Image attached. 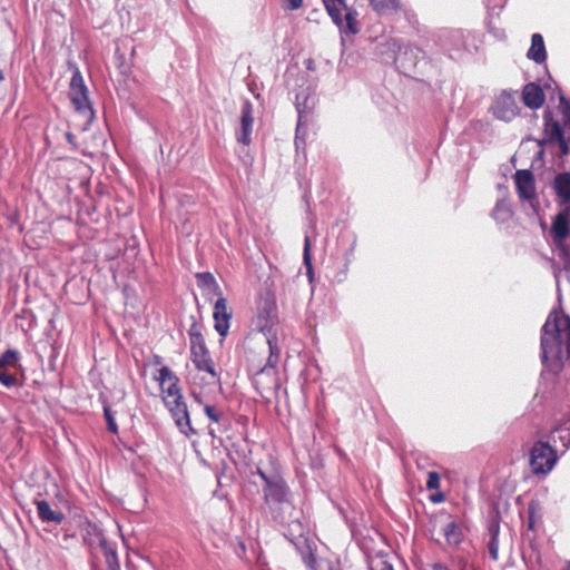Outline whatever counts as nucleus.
<instances>
[{
    "mask_svg": "<svg viewBox=\"0 0 570 570\" xmlns=\"http://www.w3.org/2000/svg\"><path fill=\"white\" fill-rule=\"evenodd\" d=\"M522 100L527 107L538 109L544 104L546 97L539 85L529 82L522 90Z\"/></svg>",
    "mask_w": 570,
    "mask_h": 570,
    "instance_id": "20",
    "label": "nucleus"
},
{
    "mask_svg": "<svg viewBox=\"0 0 570 570\" xmlns=\"http://www.w3.org/2000/svg\"><path fill=\"white\" fill-rule=\"evenodd\" d=\"M561 208L554 216L550 229L551 237L557 246H563L569 236L570 208Z\"/></svg>",
    "mask_w": 570,
    "mask_h": 570,
    "instance_id": "11",
    "label": "nucleus"
},
{
    "mask_svg": "<svg viewBox=\"0 0 570 570\" xmlns=\"http://www.w3.org/2000/svg\"><path fill=\"white\" fill-rule=\"evenodd\" d=\"M381 570H393V567L389 563H384Z\"/></svg>",
    "mask_w": 570,
    "mask_h": 570,
    "instance_id": "40",
    "label": "nucleus"
},
{
    "mask_svg": "<svg viewBox=\"0 0 570 570\" xmlns=\"http://www.w3.org/2000/svg\"><path fill=\"white\" fill-rule=\"evenodd\" d=\"M489 532L491 534V538H498L499 535V524L498 523H491L489 527Z\"/></svg>",
    "mask_w": 570,
    "mask_h": 570,
    "instance_id": "37",
    "label": "nucleus"
},
{
    "mask_svg": "<svg viewBox=\"0 0 570 570\" xmlns=\"http://www.w3.org/2000/svg\"><path fill=\"white\" fill-rule=\"evenodd\" d=\"M441 498H442V495H439V497H436V499H434V501H440Z\"/></svg>",
    "mask_w": 570,
    "mask_h": 570,
    "instance_id": "43",
    "label": "nucleus"
},
{
    "mask_svg": "<svg viewBox=\"0 0 570 570\" xmlns=\"http://www.w3.org/2000/svg\"><path fill=\"white\" fill-rule=\"evenodd\" d=\"M191 395L195 397V400L200 403V400L199 397L197 396V394L195 393V391H191Z\"/></svg>",
    "mask_w": 570,
    "mask_h": 570,
    "instance_id": "41",
    "label": "nucleus"
},
{
    "mask_svg": "<svg viewBox=\"0 0 570 570\" xmlns=\"http://www.w3.org/2000/svg\"><path fill=\"white\" fill-rule=\"evenodd\" d=\"M543 370L538 393L570 403V318L551 312L542 326Z\"/></svg>",
    "mask_w": 570,
    "mask_h": 570,
    "instance_id": "1",
    "label": "nucleus"
},
{
    "mask_svg": "<svg viewBox=\"0 0 570 570\" xmlns=\"http://www.w3.org/2000/svg\"><path fill=\"white\" fill-rule=\"evenodd\" d=\"M557 460L556 451L546 442H537L531 449L530 465L534 474L549 473Z\"/></svg>",
    "mask_w": 570,
    "mask_h": 570,
    "instance_id": "6",
    "label": "nucleus"
},
{
    "mask_svg": "<svg viewBox=\"0 0 570 570\" xmlns=\"http://www.w3.org/2000/svg\"><path fill=\"white\" fill-rule=\"evenodd\" d=\"M39 519L46 523L60 524L65 520V514L59 509H53L46 500L35 501Z\"/></svg>",
    "mask_w": 570,
    "mask_h": 570,
    "instance_id": "19",
    "label": "nucleus"
},
{
    "mask_svg": "<svg viewBox=\"0 0 570 570\" xmlns=\"http://www.w3.org/2000/svg\"><path fill=\"white\" fill-rule=\"evenodd\" d=\"M433 569H434V570H449V569H448L444 564H442V563H435V564L433 566Z\"/></svg>",
    "mask_w": 570,
    "mask_h": 570,
    "instance_id": "39",
    "label": "nucleus"
},
{
    "mask_svg": "<svg viewBox=\"0 0 570 570\" xmlns=\"http://www.w3.org/2000/svg\"><path fill=\"white\" fill-rule=\"evenodd\" d=\"M69 97L75 109L87 120L91 121L95 112L89 99L88 88L85 85L80 70L76 67L70 80Z\"/></svg>",
    "mask_w": 570,
    "mask_h": 570,
    "instance_id": "5",
    "label": "nucleus"
},
{
    "mask_svg": "<svg viewBox=\"0 0 570 570\" xmlns=\"http://www.w3.org/2000/svg\"><path fill=\"white\" fill-rule=\"evenodd\" d=\"M560 106L562 108L564 126L570 129V102L563 96L560 97Z\"/></svg>",
    "mask_w": 570,
    "mask_h": 570,
    "instance_id": "32",
    "label": "nucleus"
},
{
    "mask_svg": "<svg viewBox=\"0 0 570 570\" xmlns=\"http://www.w3.org/2000/svg\"><path fill=\"white\" fill-rule=\"evenodd\" d=\"M105 560L108 570H120L117 552L111 549H105Z\"/></svg>",
    "mask_w": 570,
    "mask_h": 570,
    "instance_id": "28",
    "label": "nucleus"
},
{
    "mask_svg": "<svg viewBox=\"0 0 570 570\" xmlns=\"http://www.w3.org/2000/svg\"><path fill=\"white\" fill-rule=\"evenodd\" d=\"M303 259H304V265L306 266V269H307V275H308L309 279H312L313 267H312V258H311V242H309L308 236H305V239H304Z\"/></svg>",
    "mask_w": 570,
    "mask_h": 570,
    "instance_id": "26",
    "label": "nucleus"
},
{
    "mask_svg": "<svg viewBox=\"0 0 570 570\" xmlns=\"http://www.w3.org/2000/svg\"><path fill=\"white\" fill-rule=\"evenodd\" d=\"M544 119V134L550 142H557L561 149V154L569 153L568 141L564 137V131L558 120L554 119L552 111L546 110Z\"/></svg>",
    "mask_w": 570,
    "mask_h": 570,
    "instance_id": "10",
    "label": "nucleus"
},
{
    "mask_svg": "<svg viewBox=\"0 0 570 570\" xmlns=\"http://www.w3.org/2000/svg\"><path fill=\"white\" fill-rule=\"evenodd\" d=\"M426 488L429 490H436L440 488V475L432 471V472H429L428 474V480H426Z\"/></svg>",
    "mask_w": 570,
    "mask_h": 570,
    "instance_id": "33",
    "label": "nucleus"
},
{
    "mask_svg": "<svg viewBox=\"0 0 570 570\" xmlns=\"http://www.w3.org/2000/svg\"><path fill=\"white\" fill-rule=\"evenodd\" d=\"M261 331L264 333L266 337V342L268 344L269 356L266 365L261 370V373H265L268 371L275 372L276 366L279 361V347L277 344V337L275 334H272V326L268 325V321L264 325L259 324Z\"/></svg>",
    "mask_w": 570,
    "mask_h": 570,
    "instance_id": "15",
    "label": "nucleus"
},
{
    "mask_svg": "<svg viewBox=\"0 0 570 570\" xmlns=\"http://www.w3.org/2000/svg\"><path fill=\"white\" fill-rule=\"evenodd\" d=\"M232 315V311L227 306V299L219 295L214 305L213 317L215 321V330L222 337L228 334Z\"/></svg>",
    "mask_w": 570,
    "mask_h": 570,
    "instance_id": "14",
    "label": "nucleus"
},
{
    "mask_svg": "<svg viewBox=\"0 0 570 570\" xmlns=\"http://www.w3.org/2000/svg\"><path fill=\"white\" fill-rule=\"evenodd\" d=\"M189 336L191 361L196 368L200 372L209 374L213 380H218L217 372L214 367L209 352L205 345L204 337L196 325H193L189 330Z\"/></svg>",
    "mask_w": 570,
    "mask_h": 570,
    "instance_id": "4",
    "label": "nucleus"
},
{
    "mask_svg": "<svg viewBox=\"0 0 570 570\" xmlns=\"http://www.w3.org/2000/svg\"><path fill=\"white\" fill-rule=\"evenodd\" d=\"M196 277L199 287L213 291L218 296L222 295L220 288L210 273H198Z\"/></svg>",
    "mask_w": 570,
    "mask_h": 570,
    "instance_id": "25",
    "label": "nucleus"
},
{
    "mask_svg": "<svg viewBox=\"0 0 570 570\" xmlns=\"http://www.w3.org/2000/svg\"><path fill=\"white\" fill-rule=\"evenodd\" d=\"M303 0H283V7L285 10L294 11L302 7Z\"/></svg>",
    "mask_w": 570,
    "mask_h": 570,
    "instance_id": "35",
    "label": "nucleus"
},
{
    "mask_svg": "<svg viewBox=\"0 0 570 570\" xmlns=\"http://www.w3.org/2000/svg\"><path fill=\"white\" fill-rule=\"evenodd\" d=\"M488 549H489L490 557L493 560H497L498 559V553H499V540H498V538H491L490 539V541L488 543Z\"/></svg>",
    "mask_w": 570,
    "mask_h": 570,
    "instance_id": "34",
    "label": "nucleus"
},
{
    "mask_svg": "<svg viewBox=\"0 0 570 570\" xmlns=\"http://www.w3.org/2000/svg\"><path fill=\"white\" fill-rule=\"evenodd\" d=\"M256 473L263 481L262 491L264 502L273 519L288 527V535L295 539L304 538L306 525L301 521L299 514L292 501V491L278 472L267 473L257 468Z\"/></svg>",
    "mask_w": 570,
    "mask_h": 570,
    "instance_id": "2",
    "label": "nucleus"
},
{
    "mask_svg": "<svg viewBox=\"0 0 570 570\" xmlns=\"http://www.w3.org/2000/svg\"><path fill=\"white\" fill-rule=\"evenodd\" d=\"M296 110L298 112V122L296 128V145H298L299 132L304 122L307 121L308 115L314 107V98L309 97L305 91H301L296 95Z\"/></svg>",
    "mask_w": 570,
    "mask_h": 570,
    "instance_id": "16",
    "label": "nucleus"
},
{
    "mask_svg": "<svg viewBox=\"0 0 570 570\" xmlns=\"http://www.w3.org/2000/svg\"><path fill=\"white\" fill-rule=\"evenodd\" d=\"M165 405L169 410L180 433L187 438L196 434V430L191 425L187 404L184 399L179 401H170L165 399Z\"/></svg>",
    "mask_w": 570,
    "mask_h": 570,
    "instance_id": "8",
    "label": "nucleus"
},
{
    "mask_svg": "<svg viewBox=\"0 0 570 570\" xmlns=\"http://www.w3.org/2000/svg\"><path fill=\"white\" fill-rule=\"evenodd\" d=\"M552 187L557 195L558 205L570 208V173L558 174L553 179Z\"/></svg>",
    "mask_w": 570,
    "mask_h": 570,
    "instance_id": "17",
    "label": "nucleus"
},
{
    "mask_svg": "<svg viewBox=\"0 0 570 570\" xmlns=\"http://www.w3.org/2000/svg\"><path fill=\"white\" fill-rule=\"evenodd\" d=\"M157 380L161 392L165 394L164 400L179 401L184 399L178 386L179 380L168 366H163L158 371Z\"/></svg>",
    "mask_w": 570,
    "mask_h": 570,
    "instance_id": "9",
    "label": "nucleus"
},
{
    "mask_svg": "<svg viewBox=\"0 0 570 570\" xmlns=\"http://www.w3.org/2000/svg\"><path fill=\"white\" fill-rule=\"evenodd\" d=\"M443 535L448 544L450 546H459L463 539V530L462 528L454 521L446 523L442 528Z\"/></svg>",
    "mask_w": 570,
    "mask_h": 570,
    "instance_id": "22",
    "label": "nucleus"
},
{
    "mask_svg": "<svg viewBox=\"0 0 570 570\" xmlns=\"http://www.w3.org/2000/svg\"><path fill=\"white\" fill-rule=\"evenodd\" d=\"M527 57L535 63H542L547 59V51L543 37L540 33H533L531 37V47Z\"/></svg>",
    "mask_w": 570,
    "mask_h": 570,
    "instance_id": "21",
    "label": "nucleus"
},
{
    "mask_svg": "<svg viewBox=\"0 0 570 570\" xmlns=\"http://www.w3.org/2000/svg\"><path fill=\"white\" fill-rule=\"evenodd\" d=\"M204 413L212 423L216 424L215 426H208V434L213 438L214 441L218 440V443L222 444V439L218 438V434H222L228 430V419L225 416L222 410L210 404L204 405Z\"/></svg>",
    "mask_w": 570,
    "mask_h": 570,
    "instance_id": "12",
    "label": "nucleus"
},
{
    "mask_svg": "<svg viewBox=\"0 0 570 570\" xmlns=\"http://www.w3.org/2000/svg\"><path fill=\"white\" fill-rule=\"evenodd\" d=\"M352 252H353V248L350 249L348 253H346L345 255V263H344V266H343V269H341L336 275H335V281L337 283H342L345 281L346 278V275H347V271H348V265H350V262H351V256H352Z\"/></svg>",
    "mask_w": 570,
    "mask_h": 570,
    "instance_id": "30",
    "label": "nucleus"
},
{
    "mask_svg": "<svg viewBox=\"0 0 570 570\" xmlns=\"http://www.w3.org/2000/svg\"><path fill=\"white\" fill-rule=\"evenodd\" d=\"M325 9L333 22L344 35H356L358 32L357 13L348 10L344 0H323Z\"/></svg>",
    "mask_w": 570,
    "mask_h": 570,
    "instance_id": "3",
    "label": "nucleus"
},
{
    "mask_svg": "<svg viewBox=\"0 0 570 570\" xmlns=\"http://www.w3.org/2000/svg\"><path fill=\"white\" fill-rule=\"evenodd\" d=\"M535 509H537V507H535V504H534V503H531V504L529 505V508H528V514H529V515H528V528H529L530 530H533V529H534V523H535V521H534Z\"/></svg>",
    "mask_w": 570,
    "mask_h": 570,
    "instance_id": "36",
    "label": "nucleus"
},
{
    "mask_svg": "<svg viewBox=\"0 0 570 570\" xmlns=\"http://www.w3.org/2000/svg\"><path fill=\"white\" fill-rule=\"evenodd\" d=\"M491 109L495 118L503 121H511L519 112L517 91L510 92L503 90L495 97Z\"/></svg>",
    "mask_w": 570,
    "mask_h": 570,
    "instance_id": "7",
    "label": "nucleus"
},
{
    "mask_svg": "<svg viewBox=\"0 0 570 570\" xmlns=\"http://www.w3.org/2000/svg\"><path fill=\"white\" fill-rule=\"evenodd\" d=\"M4 79V75L2 72V70H0V82Z\"/></svg>",
    "mask_w": 570,
    "mask_h": 570,
    "instance_id": "42",
    "label": "nucleus"
},
{
    "mask_svg": "<svg viewBox=\"0 0 570 570\" xmlns=\"http://www.w3.org/2000/svg\"><path fill=\"white\" fill-rule=\"evenodd\" d=\"M514 181L518 196L521 200H535V183L533 174L530 170H517Z\"/></svg>",
    "mask_w": 570,
    "mask_h": 570,
    "instance_id": "13",
    "label": "nucleus"
},
{
    "mask_svg": "<svg viewBox=\"0 0 570 570\" xmlns=\"http://www.w3.org/2000/svg\"><path fill=\"white\" fill-rule=\"evenodd\" d=\"M374 11L380 16H389L400 8V0H370Z\"/></svg>",
    "mask_w": 570,
    "mask_h": 570,
    "instance_id": "24",
    "label": "nucleus"
},
{
    "mask_svg": "<svg viewBox=\"0 0 570 570\" xmlns=\"http://www.w3.org/2000/svg\"><path fill=\"white\" fill-rule=\"evenodd\" d=\"M19 358V352L16 350H7L0 356V368H4L6 366L14 365Z\"/></svg>",
    "mask_w": 570,
    "mask_h": 570,
    "instance_id": "27",
    "label": "nucleus"
},
{
    "mask_svg": "<svg viewBox=\"0 0 570 570\" xmlns=\"http://www.w3.org/2000/svg\"><path fill=\"white\" fill-rule=\"evenodd\" d=\"M512 206L508 199H500L497 202L494 209L492 210V217L498 223H505L512 217Z\"/></svg>",
    "mask_w": 570,
    "mask_h": 570,
    "instance_id": "23",
    "label": "nucleus"
},
{
    "mask_svg": "<svg viewBox=\"0 0 570 570\" xmlns=\"http://www.w3.org/2000/svg\"><path fill=\"white\" fill-rule=\"evenodd\" d=\"M66 139L70 145L76 147L75 136L71 132H66Z\"/></svg>",
    "mask_w": 570,
    "mask_h": 570,
    "instance_id": "38",
    "label": "nucleus"
},
{
    "mask_svg": "<svg viewBox=\"0 0 570 570\" xmlns=\"http://www.w3.org/2000/svg\"><path fill=\"white\" fill-rule=\"evenodd\" d=\"M104 416H105L106 422H107L108 431L114 433V434H117L118 433V425H117V423L115 421V416L112 414L111 409L107 404L104 405Z\"/></svg>",
    "mask_w": 570,
    "mask_h": 570,
    "instance_id": "29",
    "label": "nucleus"
},
{
    "mask_svg": "<svg viewBox=\"0 0 570 570\" xmlns=\"http://www.w3.org/2000/svg\"><path fill=\"white\" fill-rule=\"evenodd\" d=\"M0 383L6 387H12L16 385L17 380L14 375L7 372L4 368H0Z\"/></svg>",
    "mask_w": 570,
    "mask_h": 570,
    "instance_id": "31",
    "label": "nucleus"
},
{
    "mask_svg": "<svg viewBox=\"0 0 570 570\" xmlns=\"http://www.w3.org/2000/svg\"><path fill=\"white\" fill-rule=\"evenodd\" d=\"M564 570H570V562L566 566Z\"/></svg>",
    "mask_w": 570,
    "mask_h": 570,
    "instance_id": "44",
    "label": "nucleus"
},
{
    "mask_svg": "<svg viewBox=\"0 0 570 570\" xmlns=\"http://www.w3.org/2000/svg\"><path fill=\"white\" fill-rule=\"evenodd\" d=\"M253 122V106L248 100H246L242 106L240 134L237 138L243 145H248L250 142Z\"/></svg>",
    "mask_w": 570,
    "mask_h": 570,
    "instance_id": "18",
    "label": "nucleus"
}]
</instances>
